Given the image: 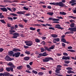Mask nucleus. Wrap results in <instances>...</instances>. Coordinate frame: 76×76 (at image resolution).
Segmentation results:
<instances>
[{
  "instance_id": "nucleus-26",
  "label": "nucleus",
  "mask_w": 76,
  "mask_h": 76,
  "mask_svg": "<svg viewBox=\"0 0 76 76\" xmlns=\"http://www.w3.org/2000/svg\"><path fill=\"white\" fill-rule=\"evenodd\" d=\"M69 18H72V19H76V17H74V16H73L72 15H71L70 16H69Z\"/></svg>"
},
{
  "instance_id": "nucleus-55",
  "label": "nucleus",
  "mask_w": 76,
  "mask_h": 76,
  "mask_svg": "<svg viewBox=\"0 0 76 76\" xmlns=\"http://www.w3.org/2000/svg\"><path fill=\"white\" fill-rule=\"evenodd\" d=\"M26 66L28 69H31V66L29 65H27Z\"/></svg>"
},
{
  "instance_id": "nucleus-8",
  "label": "nucleus",
  "mask_w": 76,
  "mask_h": 76,
  "mask_svg": "<svg viewBox=\"0 0 76 76\" xmlns=\"http://www.w3.org/2000/svg\"><path fill=\"white\" fill-rule=\"evenodd\" d=\"M6 70L8 72H9L10 70L11 72H13V68L12 67H7L6 68Z\"/></svg>"
},
{
  "instance_id": "nucleus-56",
  "label": "nucleus",
  "mask_w": 76,
  "mask_h": 76,
  "mask_svg": "<svg viewBox=\"0 0 76 76\" xmlns=\"http://www.w3.org/2000/svg\"><path fill=\"white\" fill-rule=\"evenodd\" d=\"M7 9H8V10H10V11H11V12L12 11V10H11V8L8 7H7Z\"/></svg>"
},
{
  "instance_id": "nucleus-63",
  "label": "nucleus",
  "mask_w": 76,
  "mask_h": 76,
  "mask_svg": "<svg viewBox=\"0 0 76 76\" xmlns=\"http://www.w3.org/2000/svg\"><path fill=\"white\" fill-rule=\"evenodd\" d=\"M75 4L76 5V3H72V4H71V5L72 6H75Z\"/></svg>"
},
{
  "instance_id": "nucleus-21",
  "label": "nucleus",
  "mask_w": 76,
  "mask_h": 76,
  "mask_svg": "<svg viewBox=\"0 0 76 76\" xmlns=\"http://www.w3.org/2000/svg\"><path fill=\"white\" fill-rule=\"evenodd\" d=\"M44 48H45L46 50H47L48 51L50 52L51 51V49L49 48H48L47 47L45 46L44 47Z\"/></svg>"
},
{
  "instance_id": "nucleus-16",
  "label": "nucleus",
  "mask_w": 76,
  "mask_h": 76,
  "mask_svg": "<svg viewBox=\"0 0 76 76\" xmlns=\"http://www.w3.org/2000/svg\"><path fill=\"white\" fill-rule=\"evenodd\" d=\"M25 12H26L25 11H19L17 12V13L19 15H23L25 13Z\"/></svg>"
},
{
  "instance_id": "nucleus-25",
  "label": "nucleus",
  "mask_w": 76,
  "mask_h": 76,
  "mask_svg": "<svg viewBox=\"0 0 76 76\" xmlns=\"http://www.w3.org/2000/svg\"><path fill=\"white\" fill-rule=\"evenodd\" d=\"M60 15H66L67 14L66 13L64 12H60Z\"/></svg>"
},
{
  "instance_id": "nucleus-32",
  "label": "nucleus",
  "mask_w": 76,
  "mask_h": 76,
  "mask_svg": "<svg viewBox=\"0 0 76 76\" xmlns=\"http://www.w3.org/2000/svg\"><path fill=\"white\" fill-rule=\"evenodd\" d=\"M75 2H76V1L75 0H71V1H69V3L71 4L74 3Z\"/></svg>"
},
{
  "instance_id": "nucleus-62",
  "label": "nucleus",
  "mask_w": 76,
  "mask_h": 76,
  "mask_svg": "<svg viewBox=\"0 0 76 76\" xmlns=\"http://www.w3.org/2000/svg\"><path fill=\"white\" fill-rule=\"evenodd\" d=\"M19 26L21 28H23V26L22 24H20L19 25Z\"/></svg>"
},
{
  "instance_id": "nucleus-23",
  "label": "nucleus",
  "mask_w": 76,
  "mask_h": 76,
  "mask_svg": "<svg viewBox=\"0 0 76 76\" xmlns=\"http://www.w3.org/2000/svg\"><path fill=\"white\" fill-rule=\"evenodd\" d=\"M23 68V66H19L17 67V69L18 70H21V69H22Z\"/></svg>"
},
{
  "instance_id": "nucleus-13",
  "label": "nucleus",
  "mask_w": 76,
  "mask_h": 76,
  "mask_svg": "<svg viewBox=\"0 0 76 76\" xmlns=\"http://www.w3.org/2000/svg\"><path fill=\"white\" fill-rule=\"evenodd\" d=\"M39 56H48V54H47V52H45L43 53L39 54Z\"/></svg>"
},
{
  "instance_id": "nucleus-3",
  "label": "nucleus",
  "mask_w": 76,
  "mask_h": 76,
  "mask_svg": "<svg viewBox=\"0 0 76 76\" xmlns=\"http://www.w3.org/2000/svg\"><path fill=\"white\" fill-rule=\"evenodd\" d=\"M10 34L14 35L12 37V38L16 39L18 38V37L19 36V34L17 33H10Z\"/></svg>"
},
{
  "instance_id": "nucleus-15",
  "label": "nucleus",
  "mask_w": 76,
  "mask_h": 76,
  "mask_svg": "<svg viewBox=\"0 0 76 76\" xmlns=\"http://www.w3.org/2000/svg\"><path fill=\"white\" fill-rule=\"evenodd\" d=\"M33 45V43L32 41H29L28 42V44H27V46H31Z\"/></svg>"
},
{
  "instance_id": "nucleus-11",
  "label": "nucleus",
  "mask_w": 76,
  "mask_h": 76,
  "mask_svg": "<svg viewBox=\"0 0 76 76\" xmlns=\"http://www.w3.org/2000/svg\"><path fill=\"white\" fill-rule=\"evenodd\" d=\"M60 25L59 24H57L56 25V26L55 28H58V29H61V30H62V29H63V28L61 27V26H60Z\"/></svg>"
},
{
  "instance_id": "nucleus-37",
  "label": "nucleus",
  "mask_w": 76,
  "mask_h": 76,
  "mask_svg": "<svg viewBox=\"0 0 76 76\" xmlns=\"http://www.w3.org/2000/svg\"><path fill=\"white\" fill-rule=\"evenodd\" d=\"M38 75H39V76H41V75H44V72H40L38 73Z\"/></svg>"
},
{
  "instance_id": "nucleus-61",
  "label": "nucleus",
  "mask_w": 76,
  "mask_h": 76,
  "mask_svg": "<svg viewBox=\"0 0 76 76\" xmlns=\"http://www.w3.org/2000/svg\"><path fill=\"white\" fill-rule=\"evenodd\" d=\"M47 8L49 9H51V7L50 6H48L47 7Z\"/></svg>"
},
{
  "instance_id": "nucleus-20",
  "label": "nucleus",
  "mask_w": 76,
  "mask_h": 76,
  "mask_svg": "<svg viewBox=\"0 0 76 76\" xmlns=\"http://www.w3.org/2000/svg\"><path fill=\"white\" fill-rule=\"evenodd\" d=\"M8 53L10 54V56H12V55H13L14 54V52L12 51H10L8 52Z\"/></svg>"
},
{
  "instance_id": "nucleus-41",
  "label": "nucleus",
  "mask_w": 76,
  "mask_h": 76,
  "mask_svg": "<svg viewBox=\"0 0 76 76\" xmlns=\"http://www.w3.org/2000/svg\"><path fill=\"white\" fill-rule=\"evenodd\" d=\"M30 29L31 31H35L36 28H33L32 27H30Z\"/></svg>"
},
{
  "instance_id": "nucleus-10",
  "label": "nucleus",
  "mask_w": 76,
  "mask_h": 76,
  "mask_svg": "<svg viewBox=\"0 0 76 76\" xmlns=\"http://www.w3.org/2000/svg\"><path fill=\"white\" fill-rule=\"evenodd\" d=\"M59 2H51L49 3L51 5H54V6H59Z\"/></svg>"
},
{
  "instance_id": "nucleus-54",
  "label": "nucleus",
  "mask_w": 76,
  "mask_h": 76,
  "mask_svg": "<svg viewBox=\"0 0 76 76\" xmlns=\"http://www.w3.org/2000/svg\"><path fill=\"white\" fill-rule=\"evenodd\" d=\"M62 47H64L66 46V44L64 43H62Z\"/></svg>"
},
{
  "instance_id": "nucleus-45",
  "label": "nucleus",
  "mask_w": 76,
  "mask_h": 76,
  "mask_svg": "<svg viewBox=\"0 0 76 76\" xmlns=\"http://www.w3.org/2000/svg\"><path fill=\"white\" fill-rule=\"evenodd\" d=\"M65 63L66 64H69L70 63V61H64Z\"/></svg>"
},
{
  "instance_id": "nucleus-36",
  "label": "nucleus",
  "mask_w": 76,
  "mask_h": 76,
  "mask_svg": "<svg viewBox=\"0 0 76 76\" xmlns=\"http://www.w3.org/2000/svg\"><path fill=\"white\" fill-rule=\"evenodd\" d=\"M0 22H1L2 23H4V24H5L6 23V22L5 21H4V20H0Z\"/></svg>"
},
{
  "instance_id": "nucleus-7",
  "label": "nucleus",
  "mask_w": 76,
  "mask_h": 76,
  "mask_svg": "<svg viewBox=\"0 0 76 76\" xmlns=\"http://www.w3.org/2000/svg\"><path fill=\"white\" fill-rule=\"evenodd\" d=\"M9 76V73L8 72H5L4 73H0V76Z\"/></svg>"
},
{
  "instance_id": "nucleus-60",
  "label": "nucleus",
  "mask_w": 76,
  "mask_h": 76,
  "mask_svg": "<svg viewBox=\"0 0 76 76\" xmlns=\"http://www.w3.org/2000/svg\"><path fill=\"white\" fill-rule=\"evenodd\" d=\"M14 28L15 29H17L18 28V26L17 25H15Z\"/></svg>"
},
{
  "instance_id": "nucleus-39",
  "label": "nucleus",
  "mask_w": 76,
  "mask_h": 76,
  "mask_svg": "<svg viewBox=\"0 0 76 76\" xmlns=\"http://www.w3.org/2000/svg\"><path fill=\"white\" fill-rule=\"evenodd\" d=\"M9 32H10V33L12 34V33H15V30H11L9 31Z\"/></svg>"
},
{
  "instance_id": "nucleus-42",
  "label": "nucleus",
  "mask_w": 76,
  "mask_h": 76,
  "mask_svg": "<svg viewBox=\"0 0 76 76\" xmlns=\"http://www.w3.org/2000/svg\"><path fill=\"white\" fill-rule=\"evenodd\" d=\"M41 52L42 53V52H44V51H45V50H46L44 48H42L40 49Z\"/></svg>"
},
{
  "instance_id": "nucleus-9",
  "label": "nucleus",
  "mask_w": 76,
  "mask_h": 76,
  "mask_svg": "<svg viewBox=\"0 0 76 76\" xmlns=\"http://www.w3.org/2000/svg\"><path fill=\"white\" fill-rule=\"evenodd\" d=\"M68 30L69 31H72V32H76V28H69L68 29Z\"/></svg>"
},
{
  "instance_id": "nucleus-53",
  "label": "nucleus",
  "mask_w": 76,
  "mask_h": 76,
  "mask_svg": "<svg viewBox=\"0 0 76 76\" xmlns=\"http://www.w3.org/2000/svg\"><path fill=\"white\" fill-rule=\"evenodd\" d=\"M34 26H41L40 24H35L34 25Z\"/></svg>"
},
{
  "instance_id": "nucleus-31",
  "label": "nucleus",
  "mask_w": 76,
  "mask_h": 76,
  "mask_svg": "<svg viewBox=\"0 0 76 76\" xmlns=\"http://www.w3.org/2000/svg\"><path fill=\"white\" fill-rule=\"evenodd\" d=\"M53 39L57 41V42H59L60 41V39L59 38H54Z\"/></svg>"
},
{
  "instance_id": "nucleus-24",
  "label": "nucleus",
  "mask_w": 76,
  "mask_h": 76,
  "mask_svg": "<svg viewBox=\"0 0 76 76\" xmlns=\"http://www.w3.org/2000/svg\"><path fill=\"white\" fill-rule=\"evenodd\" d=\"M52 37L53 38H57V37H58V35L56 34H52L51 35Z\"/></svg>"
},
{
  "instance_id": "nucleus-46",
  "label": "nucleus",
  "mask_w": 76,
  "mask_h": 76,
  "mask_svg": "<svg viewBox=\"0 0 76 76\" xmlns=\"http://www.w3.org/2000/svg\"><path fill=\"white\" fill-rule=\"evenodd\" d=\"M23 9L24 10H28V8H26V7H23Z\"/></svg>"
},
{
  "instance_id": "nucleus-29",
  "label": "nucleus",
  "mask_w": 76,
  "mask_h": 76,
  "mask_svg": "<svg viewBox=\"0 0 76 76\" xmlns=\"http://www.w3.org/2000/svg\"><path fill=\"white\" fill-rule=\"evenodd\" d=\"M25 53L26 54H28V55H29L31 53H30L29 51L27 50L25 52Z\"/></svg>"
},
{
  "instance_id": "nucleus-59",
  "label": "nucleus",
  "mask_w": 76,
  "mask_h": 76,
  "mask_svg": "<svg viewBox=\"0 0 76 76\" xmlns=\"http://www.w3.org/2000/svg\"><path fill=\"white\" fill-rule=\"evenodd\" d=\"M53 23H59V22L58 21H53Z\"/></svg>"
},
{
  "instance_id": "nucleus-18",
  "label": "nucleus",
  "mask_w": 76,
  "mask_h": 76,
  "mask_svg": "<svg viewBox=\"0 0 76 76\" xmlns=\"http://www.w3.org/2000/svg\"><path fill=\"white\" fill-rule=\"evenodd\" d=\"M0 9L3 12H7V9L6 7L1 8Z\"/></svg>"
},
{
  "instance_id": "nucleus-6",
  "label": "nucleus",
  "mask_w": 76,
  "mask_h": 76,
  "mask_svg": "<svg viewBox=\"0 0 76 76\" xmlns=\"http://www.w3.org/2000/svg\"><path fill=\"white\" fill-rule=\"evenodd\" d=\"M59 6L60 7H67V6H66V5L65 4H63L61 2H59Z\"/></svg>"
},
{
  "instance_id": "nucleus-19",
  "label": "nucleus",
  "mask_w": 76,
  "mask_h": 76,
  "mask_svg": "<svg viewBox=\"0 0 76 76\" xmlns=\"http://www.w3.org/2000/svg\"><path fill=\"white\" fill-rule=\"evenodd\" d=\"M30 59V58L29 56H26L24 58V60H25V61H28V60H29Z\"/></svg>"
},
{
  "instance_id": "nucleus-40",
  "label": "nucleus",
  "mask_w": 76,
  "mask_h": 76,
  "mask_svg": "<svg viewBox=\"0 0 76 76\" xmlns=\"http://www.w3.org/2000/svg\"><path fill=\"white\" fill-rule=\"evenodd\" d=\"M7 19H10V20H11V21H13V18H12V17H7Z\"/></svg>"
},
{
  "instance_id": "nucleus-14",
  "label": "nucleus",
  "mask_w": 76,
  "mask_h": 76,
  "mask_svg": "<svg viewBox=\"0 0 76 76\" xmlns=\"http://www.w3.org/2000/svg\"><path fill=\"white\" fill-rule=\"evenodd\" d=\"M13 51H14L15 52H18L21 51V50L19 49H16V48H14L12 50Z\"/></svg>"
},
{
  "instance_id": "nucleus-58",
  "label": "nucleus",
  "mask_w": 76,
  "mask_h": 76,
  "mask_svg": "<svg viewBox=\"0 0 76 76\" xmlns=\"http://www.w3.org/2000/svg\"><path fill=\"white\" fill-rule=\"evenodd\" d=\"M3 70H4V69H3V68H1L0 69V71L1 72H3Z\"/></svg>"
},
{
  "instance_id": "nucleus-47",
  "label": "nucleus",
  "mask_w": 76,
  "mask_h": 76,
  "mask_svg": "<svg viewBox=\"0 0 76 76\" xmlns=\"http://www.w3.org/2000/svg\"><path fill=\"white\" fill-rule=\"evenodd\" d=\"M4 1L5 3H10V1L9 0H4Z\"/></svg>"
},
{
  "instance_id": "nucleus-44",
  "label": "nucleus",
  "mask_w": 76,
  "mask_h": 76,
  "mask_svg": "<svg viewBox=\"0 0 76 76\" xmlns=\"http://www.w3.org/2000/svg\"><path fill=\"white\" fill-rule=\"evenodd\" d=\"M35 41L36 42H39L40 40L38 39H35Z\"/></svg>"
},
{
  "instance_id": "nucleus-57",
  "label": "nucleus",
  "mask_w": 76,
  "mask_h": 76,
  "mask_svg": "<svg viewBox=\"0 0 76 76\" xmlns=\"http://www.w3.org/2000/svg\"><path fill=\"white\" fill-rule=\"evenodd\" d=\"M24 48H25V49H27V48H29L28 46H26L25 45H24Z\"/></svg>"
},
{
  "instance_id": "nucleus-43",
  "label": "nucleus",
  "mask_w": 76,
  "mask_h": 76,
  "mask_svg": "<svg viewBox=\"0 0 76 76\" xmlns=\"http://www.w3.org/2000/svg\"><path fill=\"white\" fill-rule=\"evenodd\" d=\"M70 27L73 28V27H75V23H72L70 25Z\"/></svg>"
},
{
  "instance_id": "nucleus-28",
  "label": "nucleus",
  "mask_w": 76,
  "mask_h": 76,
  "mask_svg": "<svg viewBox=\"0 0 76 76\" xmlns=\"http://www.w3.org/2000/svg\"><path fill=\"white\" fill-rule=\"evenodd\" d=\"M13 64H12V62H9V63L7 64V65L8 66H9L10 67H11L12 66H13Z\"/></svg>"
},
{
  "instance_id": "nucleus-30",
  "label": "nucleus",
  "mask_w": 76,
  "mask_h": 76,
  "mask_svg": "<svg viewBox=\"0 0 76 76\" xmlns=\"http://www.w3.org/2000/svg\"><path fill=\"white\" fill-rule=\"evenodd\" d=\"M67 51H68L71 52L72 53H75V52H76L75 50L72 49L68 50Z\"/></svg>"
},
{
  "instance_id": "nucleus-17",
  "label": "nucleus",
  "mask_w": 76,
  "mask_h": 76,
  "mask_svg": "<svg viewBox=\"0 0 76 76\" xmlns=\"http://www.w3.org/2000/svg\"><path fill=\"white\" fill-rule=\"evenodd\" d=\"M41 25L43 26H48L51 27L52 26V25H51L50 24H41Z\"/></svg>"
},
{
  "instance_id": "nucleus-35",
  "label": "nucleus",
  "mask_w": 76,
  "mask_h": 76,
  "mask_svg": "<svg viewBox=\"0 0 76 76\" xmlns=\"http://www.w3.org/2000/svg\"><path fill=\"white\" fill-rule=\"evenodd\" d=\"M10 15H12V16H18V15L15 14L14 13H12L10 14Z\"/></svg>"
},
{
  "instance_id": "nucleus-4",
  "label": "nucleus",
  "mask_w": 76,
  "mask_h": 76,
  "mask_svg": "<svg viewBox=\"0 0 76 76\" xmlns=\"http://www.w3.org/2000/svg\"><path fill=\"white\" fill-rule=\"evenodd\" d=\"M20 53L19 52H17L15 53L13 55H12V57L15 56V57H19L20 56Z\"/></svg>"
},
{
  "instance_id": "nucleus-27",
  "label": "nucleus",
  "mask_w": 76,
  "mask_h": 76,
  "mask_svg": "<svg viewBox=\"0 0 76 76\" xmlns=\"http://www.w3.org/2000/svg\"><path fill=\"white\" fill-rule=\"evenodd\" d=\"M61 41L63 42H64V43H65L66 42V39L64 38H63L62 39H61Z\"/></svg>"
},
{
  "instance_id": "nucleus-34",
  "label": "nucleus",
  "mask_w": 76,
  "mask_h": 76,
  "mask_svg": "<svg viewBox=\"0 0 76 76\" xmlns=\"http://www.w3.org/2000/svg\"><path fill=\"white\" fill-rule=\"evenodd\" d=\"M55 47V46L54 45H52L51 46V47H50L49 48V49H50V50H53V49Z\"/></svg>"
},
{
  "instance_id": "nucleus-51",
  "label": "nucleus",
  "mask_w": 76,
  "mask_h": 76,
  "mask_svg": "<svg viewBox=\"0 0 76 76\" xmlns=\"http://www.w3.org/2000/svg\"><path fill=\"white\" fill-rule=\"evenodd\" d=\"M49 29H52V30H55V29L54 27H49Z\"/></svg>"
},
{
  "instance_id": "nucleus-1",
  "label": "nucleus",
  "mask_w": 76,
  "mask_h": 76,
  "mask_svg": "<svg viewBox=\"0 0 76 76\" xmlns=\"http://www.w3.org/2000/svg\"><path fill=\"white\" fill-rule=\"evenodd\" d=\"M62 67V66L61 65H58L57 66L56 68V70L55 71L58 74L60 73V70H61V68Z\"/></svg>"
},
{
  "instance_id": "nucleus-50",
  "label": "nucleus",
  "mask_w": 76,
  "mask_h": 76,
  "mask_svg": "<svg viewBox=\"0 0 76 76\" xmlns=\"http://www.w3.org/2000/svg\"><path fill=\"white\" fill-rule=\"evenodd\" d=\"M4 50V49H3L2 48H0V53H2L3 50Z\"/></svg>"
},
{
  "instance_id": "nucleus-5",
  "label": "nucleus",
  "mask_w": 76,
  "mask_h": 76,
  "mask_svg": "<svg viewBox=\"0 0 76 76\" xmlns=\"http://www.w3.org/2000/svg\"><path fill=\"white\" fill-rule=\"evenodd\" d=\"M5 59L6 61H12V59L10 57V56L8 55H7L5 58Z\"/></svg>"
},
{
  "instance_id": "nucleus-49",
  "label": "nucleus",
  "mask_w": 76,
  "mask_h": 76,
  "mask_svg": "<svg viewBox=\"0 0 76 76\" xmlns=\"http://www.w3.org/2000/svg\"><path fill=\"white\" fill-rule=\"evenodd\" d=\"M63 55H64V56H68V54L66 53H63Z\"/></svg>"
},
{
  "instance_id": "nucleus-52",
  "label": "nucleus",
  "mask_w": 76,
  "mask_h": 76,
  "mask_svg": "<svg viewBox=\"0 0 76 76\" xmlns=\"http://www.w3.org/2000/svg\"><path fill=\"white\" fill-rule=\"evenodd\" d=\"M70 33H71V31H67L65 32V35H66V34H70Z\"/></svg>"
},
{
  "instance_id": "nucleus-22",
  "label": "nucleus",
  "mask_w": 76,
  "mask_h": 76,
  "mask_svg": "<svg viewBox=\"0 0 76 76\" xmlns=\"http://www.w3.org/2000/svg\"><path fill=\"white\" fill-rule=\"evenodd\" d=\"M67 73L68 74H70L71 73H75V72L71 70H69L67 71Z\"/></svg>"
},
{
  "instance_id": "nucleus-12",
  "label": "nucleus",
  "mask_w": 76,
  "mask_h": 76,
  "mask_svg": "<svg viewBox=\"0 0 76 76\" xmlns=\"http://www.w3.org/2000/svg\"><path fill=\"white\" fill-rule=\"evenodd\" d=\"M62 60H70V57L69 56H62Z\"/></svg>"
},
{
  "instance_id": "nucleus-38",
  "label": "nucleus",
  "mask_w": 76,
  "mask_h": 76,
  "mask_svg": "<svg viewBox=\"0 0 76 76\" xmlns=\"http://www.w3.org/2000/svg\"><path fill=\"white\" fill-rule=\"evenodd\" d=\"M32 73H34L35 74H37V73H38V72H37L36 71L33 70L32 71Z\"/></svg>"
},
{
  "instance_id": "nucleus-33",
  "label": "nucleus",
  "mask_w": 76,
  "mask_h": 76,
  "mask_svg": "<svg viewBox=\"0 0 76 76\" xmlns=\"http://www.w3.org/2000/svg\"><path fill=\"white\" fill-rule=\"evenodd\" d=\"M53 12H49L47 13V14H48V15H49L50 16H53Z\"/></svg>"
},
{
  "instance_id": "nucleus-48",
  "label": "nucleus",
  "mask_w": 76,
  "mask_h": 76,
  "mask_svg": "<svg viewBox=\"0 0 76 76\" xmlns=\"http://www.w3.org/2000/svg\"><path fill=\"white\" fill-rule=\"evenodd\" d=\"M41 38L43 40H45L46 38V37H44V36H43L41 37Z\"/></svg>"
},
{
  "instance_id": "nucleus-2",
  "label": "nucleus",
  "mask_w": 76,
  "mask_h": 76,
  "mask_svg": "<svg viewBox=\"0 0 76 76\" xmlns=\"http://www.w3.org/2000/svg\"><path fill=\"white\" fill-rule=\"evenodd\" d=\"M50 60H53L54 59L53 58L51 57H46L44 59H43V62H48L50 61Z\"/></svg>"
},
{
  "instance_id": "nucleus-64",
  "label": "nucleus",
  "mask_w": 76,
  "mask_h": 76,
  "mask_svg": "<svg viewBox=\"0 0 76 76\" xmlns=\"http://www.w3.org/2000/svg\"><path fill=\"white\" fill-rule=\"evenodd\" d=\"M72 46H69L67 48L68 49H72Z\"/></svg>"
}]
</instances>
